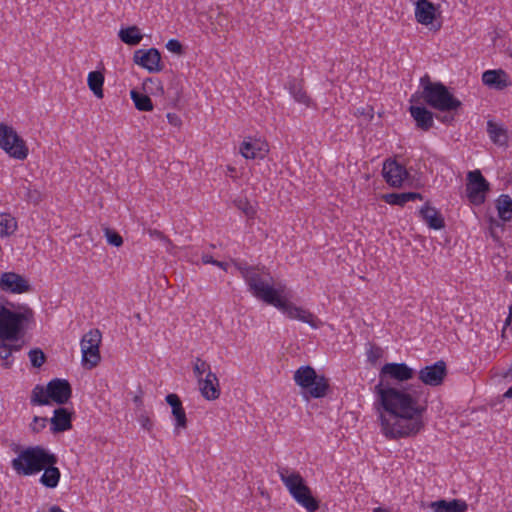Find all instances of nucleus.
<instances>
[{"label": "nucleus", "mask_w": 512, "mask_h": 512, "mask_svg": "<svg viewBox=\"0 0 512 512\" xmlns=\"http://www.w3.org/2000/svg\"><path fill=\"white\" fill-rule=\"evenodd\" d=\"M487 132L491 141L498 146H506L508 143L507 130L492 120L487 122Z\"/></svg>", "instance_id": "obj_25"}, {"label": "nucleus", "mask_w": 512, "mask_h": 512, "mask_svg": "<svg viewBox=\"0 0 512 512\" xmlns=\"http://www.w3.org/2000/svg\"><path fill=\"white\" fill-rule=\"evenodd\" d=\"M498 216L502 221L512 220V198L507 194H502L496 200Z\"/></svg>", "instance_id": "obj_28"}, {"label": "nucleus", "mask_w": 512, "mask_h": 512, "mask_svg": "<svg viewBox=\"0 0 512 512\" xmlns=\"http://www.w3.org/2000/svg\"><path fill=\"white\" fill-rule=\"evenodd\" d=\"M430 508L434 512H466L468 505L460 499H452L450 501L441 499L431 502Z\"/></svg>", "instance_id": "obj_23"}, {"label": "nucleus", "mask_w": 512, "mask_h": 512, "mask_svg": "<svg viewBox=\"0 0 512 512\" xmlns=\"http://www.w3.org/2000/svg\"><path fill=\"white\" fill-rule=\"evenodd\" d=\"M422 194L418 192L388 193L382 196V199L390 205L403 206L409 201L422 199Z\"/></svg>", "instance_id": "obj_26"}, {"label": "nucleus", "mask_w": 512, "mask_h": 512, "mask_svg": "<svg viewBox=\"0 0 512 512\" xmlns=\"http://www.w3.org/2000/svg\"><path fill=\"white\" fill-rule=\"evenodd\" d=\"M46 394L49 401L58 405L66 404L72 396V387L65 379L54 378L47 383Z\"/></svg>", "instance_id": "obj_13"}, {"label": "nucleus", "mask_w": 512, "mask_h": 512, "mask_svg": "<svg viewBox=\"0 0 512 512\" xmlns=\"http://www.w3.org/2000/svg\"><path fill=\"white\" fill-rule=\"evenodd\" d=\"M234 264L236 268L240 271L246 283L249 281V277L252 276V274L258 269L257 267L247 266L246 264H242L239 262H235Z\"/></svg>", "instance_id": "obj_43"}, {"label": "nucleus", "mask_w": 512, "mask_h": 512, "mask_svg": "<svg viewBox=\"0 0 512 512\" xmlns=\"http://www.w3.org/2000/svg\"><path fill=\"white\" fill-rule=\"evenodd\" d=\"M246 284L256 298L276 307L290 319L307 323L312 328L318 327L320 321L310 311L290 302L281 286L274 287L269 274H261L257 269Z\"/></svg>", "instance_id": "obj_2"}, {"label": "nucleus", "mask_w": 512, "mask_h": 512, "mask_svg": "<svg viewBox=\"0 0 512 512\" xmlns=\"http://www.w3.org/2000/svg\"><path fill=\"white\" fill-rule=\"evenodd\" d=\"M248 217H253L255 214V210L248 202H245L243 205L238 206Z\"/></svg>", "instance_id": "obj_51"}, {"label": "nucleus", "mask_w": 512, "mask_h": 512, "mask_svg": "<svg viewBox=\"0 0 512 512\" xmlns=\"http://www.w3.org/2000/svg\"><path fill=\"white\" fill-rule=\"evenodd\" d=\"M87 82L93 94L99 99L103 98L104 75L100 71H92L88 74Z\"/></svg>", "instance_id": "obj_30"}, {"label": "nucleus", "mask_w": 512, "mask_h": 512, "mask_svg": "<svg viewBox=\"0 0 512 512\" xmlns=\"http://www.w3.org/2000/svg\"><path fill=\"white\" fill-rule=\"evenodd\" d=\"M118 36L122 42L131 46L138 45L143 38L140 33V29L137 26L122 28L119 31Z\"/></svg>", "instance_id": "obj_29"}, {"label": "nucleus", "mask_w": 512, "mask_h": 512, "mask_svg": "<svg viewBox=\"0 0 512 512\" xmlns=\"http://www.w3.org/2000/svg\"><path fill=\"white\" fill-rule=\"evenodd\" d=\"M130 96L138 110L151 111L153 109L152 101L148 95L142 94L136 90H131Z\"/></svg>", "instance_id": "obj_33"}, {"label": "nucleus", "mask_w": 512, "mask_h": 512, "mask_svg": "<svg viewBox=\"0 0 512 512\" xmlns=\"http://www.w3.org/2000/svg\"><path fill=\"white\" fill-rule=\"evenodd\" d=\"M507 74L505 71L499 70H487L482 74V82L494 89L503 90L508 86Z\"/></svg>", "instance_id": "obj_22"}, {"label": "nucleus", "mask_w": 512, "mask_h": 512, "mask_svg": "<svg viewBox=\"0 0 512 512\" xmlns=\"http://www.w3.org/2000/svg\"><path fill=\"white\" fill-rule=\"evenodd\" d=\"M374 392L381 428L387 438L411 437L421 431L427 409L426 401H422V385L401 384L399 387L374 389Z\"/></svg>", "instance_id": "obj_1"}, {"label": "nucleus", "mask_w": 512, "mask_h": 512, "mask_svg": "<svg viewBox=\"0 0 512 512\" xmlns=\"http://www.w3.org/2000/svg\"><path fill=\"white\" fill-rule=\"evenodd\" d=\"M199 389L201 395L206 400H216L220 396V385L215 373L209 371L205 378L199 379Z\"/></svg>", "instance_id": "obj_17"}, {"label": "nucleus", "mask_w": 512, "mask_h": 512, "mask_svg": "<svg viewBox=\"0 0 512 512\" xmlns=\"http://www.w3.org/2000/svg\"><path fill=\"white\" fill-rule=\"evenodd\" d=\"M209 371H211L210 365L206 361H203L200 358H196V362L193 366V372L195 376L198 378V380L202 378V375L205 372L208 373Z\"/></svg>", "instance_id": "obj_41"}, {"label": "nucleus", "mask_w": 512, "mask_h": 512, "mask_svg": "<svg viewBox=\"0 0 512 512\" xmlns=\"http://www.w3.org/2000/svg\"><path fill=\"white\" fill-rule=\"evenodd\" d=\"M58 457L43 446H30L21 450L11 462L18 475L30 476L41 472L47 464H57Z\"/></svg>", "instance_id": "obj_4"}, {"label": "nucleus", "mask_w": 512, "mask_h": 512, "mask_svg": "<svg viewBox=\"0 0 512 512\" xmlns=\"http://www.w3.org/2000/svg\"><path fill=\"white\" fill-rule=\"evenodd\" d=\"M55 465L56 464H47V466L42 470L44 472L40 477V483L47 488L57 487L60 481L61 473Z\"/></svg>", "instance_id": "obj_27"}, {"label": "nucleus", "mask_w": 512, "mask_h": 512, "mask_svg": "<svg viewBox=\"0 0 512 512\" xmlns=\"http://www.w3.org/2000/svg\"><path fill=\"white\" fill-rule=\"evenodd\" d=\"M0 289L4 292L21 294L29 292V282L20 274L15 272H4L0 276Z\"/></svg>", "instance_id": "obj_15"}, {"label": "nucleus", "mask_w": 512, "mask_h": 512, "mask_svg": "<svg viewBox=\"0 0 512 512\" xmlns=\"http://www.w3.org/2000/svg\"><path fill=\"white\" fill-rule=\"evenodd\" d=\"M17 229V222L15 218L10 215L4 214L0 218V236H9Z\"/></svg>", "instance_id": "obj_35"}, {"label": "nucleus", "mask_w": 512, "mask_h": 512, "mask_svg": "<svg viewBox=\"0 0 512 512\" xmlns=\"http://www.w3.org/2000/svg\"><path fill=\"white\" fill-rule=\"evenodd\" d=\"M0 148L17 160L26 159L29 152L23 138L12 126L5 123H0Z\"/></svg>", "instance_id": "obj_9"}, {"label": "nucleus", "mask_w": 512, "mask_h": 512, "mask_svg": "<svg viewBox=\"0 0 512 512\" xmlns=\"http://www.w3.org/2000/svg\"><path fill=\"white\" fill-rule=\"evenodd\" d=\"M82 351V362L89 369L98 365L101 360L100 352L98 347L92 348L91 346H81Z\"/></svg>", "instance_id": "obj_31"}, {"label": "nucleus", "mask_w": 512, "mask_h": 512, "mask_svg": "<svg viewBox=\"0 0 512 512\" xmlns=\"http://www.w3.org/2000/svg\"><path fill=\"white\" fill-rule=\"evenodd\" d=\"M150 235L155 237V238H158L160 240H163V241H166L168 242V239L167 237L161 232V231H158V230H150Z\"/></svg>", "instance_id": "obj_52"}, {"label": "nucleus", "mask_w": 512, "mask_h": 512, "mask_svg": "<svg viewBox=\"0 0 512 512\" xmlns=\"http://www.w3.org/2000/svg\"><path fill=\"white\" fill-rule=\"evenodd\" d=\"M489 191V183L480 170L469 171L467 174L466 192L469 201L481 205L485 201V193Z\"/></svg>", "instance_id": "obj_10"}, {"label": "nucleus", "mask_w": 512, "mask_h": 512, "mask_svg": "<svg viewBox=\"0 0 512 512\" xmlns=\"http://www.w3.org/2000/svg\"><path fill=\"white\" fill-rule=\"evenodd\" d=\"M511 319H512V307H510V313H509V316H508V318H507L506 322H507V323H508V322H510V321H511Z\"/></svg>", "instance_id": "obj_59"}, {"label": "nucleus", "mask_w": 512, "mask_h": 512, "mask_svg": "<svg viewBox=\"0 0 512 512\" xmlns=\"http://www.w3.org/2000/svg\"><path fill=\"white\" fill-rule=\"evenodd\" d=\"M504 397L512 398V386L505 392Z\"/></svg>", "instance_id": "obj_57"}, {"label": "nucleus", "mask_w": 512, "mask_h": 512, "mask_svg": "<svg viewBox=\"0 0 512 512\" xmlns=\"http://www.w3.org/2000/svg\"><path fill=\"white\" fill-rule=\"evenodd\" d=\"M278 473L293 498L308 512H315L319 508L318 500L312 496L310 488L305 484L299 472H291L288 468H279Z\"/></svg>", "instance_id": "obj_5"}, {"label": "nucleus", "mask_w": 512, "mask_h": 512, "mask_svg": "<svg viewBox=\"0 0 512 512\" xmlns=\"http://www.w3.org/2000/svg\"><path fill=\"white\" fill-rule=\"evenodd\" d=\"M166 48L175 54L181 55L183 54V46L177 39H170L166 43Z\"/></svg>", "instance_id": "obj_46"}, {"label": "nucleus", "mask_w": 512, "mask_h": 512, "mask_svg": "<svg viewBox=\"0 0 512 512\" xmlns=\"http://www.w3.org/2000/svg\"><path fill=\"white\" fill-rule=\"evenodd\" d=\"M215 266H217L223 270H227L228 263L216 260Z\"/></svg>", "instance_id": "obj_55"}, {"label": "nucleus", "mask_w": 512, "mask_h": 512, "mask_svg": "<svg viewBox=\"0 0 512 512\" xmlns=\"http://www.w3.org/2000/svg\"><path fill=\"white\" fill-rule=\"evenodd\" d=\"M228 170H229V172H235V168H234V167H230V166H229V167H228Z\"/></svg>", "instance_id": "obj_61"}, {"label": "nucleus", "mask_w": 512, "mask_h": 512, "mask_svg": "<svg viewBox=\"0 0 512 512\" xmlns=\"http://www.w3.org/2000/svg\"><path fill=\"white\" fill-rule=\"evenodd\" d=\"M293 379L311 398L325 397L330 387L328 379L324 375H318L315 369L309 365L299 367L295 371Z\"/></svg>", "instance_id": "obj_6"}, {"label": "nucleus", "mask_w": 512, "mask_h": 512, "mask_svg": "<svg viewBox=\"0 0 512 512\" xmlns=\"http://www.w3.org/2000/svg\"><path fill=\"white\" fill-rule=\"evenodd\" d=\"M166 402L172 408V414L176 420V428L185 429L187 427V418L185 410L182 406V402L178 395L176 394H168L166 396Z\"/></svg>", "instance_id": "obj_24"}, {"label": "nucleus", "mask_w": 512, "mask_h": 512, "mask_svg": "<svg viewBox=\"0 0 512 512\" xmlns=\"http://www.w3.org/2000/svg\"><path fill=\"white\" fill-rule=\"evenodd\" d=\"M135 414H136L137 420L140 423L141 427L147 431H151V429L153 427V422L151 421L147 412L145 410H142Z\"/></svg>", "instance_id": "obj_42"}, {"label": "nucleus", "mask_w": 512, "mask_h": 512, "mask_svg": "<svg viewBox=\"0 0 512 512\" xmlns=\"http://www.w3.org/2000/svg\"><path fill=\"white\" fill-rule=\"evenodd\" d=\"M101 333L98 329H92L86 333L81 339V346H91L92 348L98 347L101 343Z\"/></svg>", "instance_id": "obj_37"}, {"label": "nucleus", "mask_w": 512, "mask_h": 512, "mask_svg": "<svg viewBox=\"0 0 512 512\" xmlns=\"http://www.w3.org/2000/svg\"><path fill=\"white\" fill-rule=\"evenodd\" d=\"M167 119H168V122H169L171 125L175 126V127H178V126H180V125H181V119H180V117H179L177 114H175V113H168V114H167Z\"/></svg>", "instance_id": "obj_50"}, {"label": "nucleus", "mask_w": 512, "mask_h": 512, "mask_svg": "<svg viewBox=\"0 0 512 512\" xmlns=\"http://www.w3.org/2000/svg\"><path fill=\"white\" fill-rule=\"evenodd\" d=\"M133 402L136 406L135 413H138L139 411L145 410L144 409V403L142 399V391L140 390V393L138 395H135L133 397Z\"/></svg>", "instance_id": "obj_49"}, {"label": "nucleus", "mask_w": 512, "mask_h": 512, "mask_svg": "<svg viewBox=\"0 0 512 512\" xmlns=\"http://www.w3.org/2000/svg\"><path fill=\"white\" fill-rule=\"evenodd\" d=\"M373 512H389V510L382 507H377L373 510Z\"/></svg>", "instance_id": "obj_58"}, {"label": "nucleus", "mask_w": 512, "mask_h": 512, "mask_svg": "<svg viewBox=\"0 0 512 512\" xmlns=\"http://www.w3.org/2000/svg\"><path fill=\"white\" fill-rule=\"evenodd\" d=\"M31 404L32 405H49V397L46 394V388L41 385H36L32 390L31 395Z\"/></svg>", "instance_id": "obj_36"}, {"label": "nucleus", "mask_w": 512, "mask_h": 512, "mask_svg": "<svg viewBox=\"0 0 512 512\" xmlns=\"http://www.w3.org/2000/svg\"><path fill=\"white\" fill-rule=\"evenodd\" d=\"M354 115L356 117H363L365 122H370L374 117V109L370 105H365L359 108H356L354 111Z\"/></svg>", "instance_id": "obj_39"}, {"label": "nucleus", "mask_w": 512, "mask_h": 512, "mask_svg": "<svg viewBox=\"0 0 512 512\" xmlns=\"http://www.w3.org/2000/svg\"><path fill=\"white\" fill-rule=\"evenodd\" d=\"M47 418L35 416L33 418L32 423L30 424V428L34 433H39L46 427Z\"/></svg>", "instance_id": "obj_45"}, {"label": "nucleus", "mask_w": 512, "mask_h": 512, "mask_svg": "<svg viewBox=\"0 0 512 512\" xmlns=\"http://www.w3.org/2000/svg\"><path fill=\"white\" fill-rule=\"evenodd\" d=\"M420 84L423 88V91H422V96L424 94H426V87H434L437 85V82H432L430 80V77L428 75H424L421 79H420Z\"/></svg>", "instance_id": "obj_48"}, {"label": "nucleus", "mask_w": 512, "mask_h": 512, "mask_svg": "<svg viewBox=\"0 0 512 512\" xmlns=\"http://www.w3.org/2000/svg\"><path fill=\"white\" fill-rule=\"evenodd\" d=\"M49 512H64L59 506L53 505L50 507Z\"/></svg>", "instance_id": "obj_56"}, {"label": "nucleus", "mask_w": 512, "mask_h": 512, "mask_svg": "<svg viewBox=\"0 0 512 512\" xmlns=\"http://www.w3.org/2000/svg\"><path fill=\"white\" fill-rule=\"evenodd\" d=\"M383 351L378 346H370L369 350L367 351V359L372 364H375L381 357H382Z\"/></svg>", "instance_id": "obj_44"}, {"label": "nucleus", "mask_w": 512, "mask_h": 512, "mask_svg": "<svg viewBox=\"0 0 512 512\" xmlns=\"http://www.w3.org/2000/svg\"><path fill=\"white\" fill-rule=\"evenodd\" d=\"M202 261L204 264H213L215 265L216 260L209 254H203L202 255Z\"/></svg>", "instance_id": "obj_53"}, {"label": "nucleus", "mask_w": 512, "mask_h": 512, "mask_svg": "<svg viewBox=\"0 0 512 512\" xmlns=\"http://www.w3.org/2000/svg\"><path fill=\"white\" fill-rule=\"evenodd\" d=\"M19 195L23 197L27 202L38 204L42 200V193L37 190L36 188H33L30 183L23 184L19 188Z\"/></svg>", "instance_id": "obj_34"}, {"label": "nucleus", "mask_w": 512, "mask_h": 512, "mask_svg": "<svg viewBox=\"0 0 512 512\" xmlns=\"http://www.w3.org/2000/svg\"><path fill=\"white\" fill-rule=\"evenodd\" d=\"M268 151L267 143L259 139L248 138L240 146V153L246 159H263Z\"/></svg>", "instance_id": "obj_16"}, {"label": "nucleus", "mask_w": 512, "mask_h": 512, "mask_svg": "<svg viewBox=\"0 0 512 512\" xmlns=\"http://www.w3.org/2000/svg\"><path fill=\"white\" fill-rule=\"evenodd\" d=\"M288 89L290 94L293 96V98L302 104L308 105L309 104V97L307 96L306 92L303 90V86L301 81L293 78L289 80L288 82Z\"/></svg>", "instance_id": "obj_32"}, {"label": "nucleus", "mask_w": 512, "mask_h": 512, "mask_svg": "<svg viewBox=\"0 0 512 512\" xmlns=\"http://www.w3.org/2000/svg\"><path fill=\"white\" fill-rule=\"evenodd\" d=\"M150 84H151V86H154V85H155V86L157 87V89H159V90L163 91V87L161 86V82H160L158 79H155V78H147V79L144 81V83H143L144 89H145V90H151V88H150V86H149Z\"/></svg>", "instance_id": "obj_47"}, {"label": "nucleus", "mask_w": 512, "mask_h": 512, "mask_svg": "<svg viewBox=\"0 0 512 512\" xmlns=\"http://www.w3.org/2000/svg\"><path fill=\"white\" fill-rule=\"evenodd\" d=\"M447 376V366L443 360H439L434 364L423 367L419 373V380L428 386L436 387L443 383Z\"/></svg>", "instance_id": "obj_11"}, {"label": "nucleus", "mask_w": 512, "mask_h": 512, "mask_svg": "<svg viewBox=\"0 0 512 512\" xmlns=\"http://www.w3.org/2000/svg\"><path fill=\"white\" fill-rule=\"evenodd\" d=\"M416 372L406 363H386L379 372V381L374 389L399 387L401 383L413 379Z\"/></svg>", "instance_id": "obj_7"}, {"label": "nucleus", "mask_w": 512, "mask_h": 512, "mask_svg": "<svg viewBox=\"0 0 512 512\" xmlns=\"http://www.w3.org/2000/svg\"><path fill=\"white\" fill-rule=\"evenodd\" d=\"M72 413L64 408L59 407L54 410V415L51 418V430L54 433L64 432L72 427L71 424Z\"/></svg>", "instance_id": "obj_19"}, {"label": "nucleus", "mask_w": 512, "mask_h": 512, "mask_svg": "<svg viewBox=\"0 0 512 512\" xmlns=\"http://www.w3.org/2000/svg\"><path fill=\"white\" fill-rule=\"evenodd\" d=\"M133 61L150 73H157L163 69L161 54L156 48L136 50L133 55Z\"/></svg>", "instance_id": "obj_12"}, {"label": "nucleus", "mask_w": 512, "mask_h": 512, "mask_svg": "<svg viewBox=\"0 0 512 512\" xmlns=\"http://www.w3.org/2000/svg\"><path fill=\"white\" fill-rule=\"evenodd\" d=\"M419 212L429 228L434 230H440L444 228V218L442 217L441 213L435 207L430 206L429 203H426Z\"/></svg>", "instance_id": "obj_20"}, {"label": "nucleus", "mask_w": 512, "mask_h": 512, "mask_svg": "<svg viewBox=\"0 0 512 512\" xmlns=\"http://www.w3.org/2000/svg\"><path fill=\"white\" fill-rule=\"evenodd\" d=\"M492 224H495L496 226H500V223L496 220H492Z\"/></svg>", "instance_id": "obj_60"}, {"label": "nucleus", "mask_w": 512, "mask_h": 512, "mask_svg": "<svg viewBox=\"0 0 512 512\" xmlns=\"http://www.w3.org/2000/svg\"><path fill=\"white\" fill-rule=\"evenodd\" d=\"M422 98L430 107L444 112L456 111L462 105L441 82L434 87H426V94Z\"/></svg>", "instance_id": "obj_8"}, {"label": "nucleus", "mask_w": 512, "mask_h": 512, "mask_svg": "<svg viewBox=\"0 0 512 512\" xmlns=\"http://www.w3.org/2000/svg\"><path fill=\"white\" fill-rule=\"evenodd\" d=\"M31 365L35 368H40L46 361V355L40 348L31 349L28 352Z\"/></svg>", "instance_id": "obj_38"}, {"label": "nucleus", "mask_w": 512, "mask_h": 512, "mask_svg": "<svg viewBox=\"0 0 512 512\" xmlns=\"http://www.w3.org/2000/svg\"><path fill=\"white\" fill-rule=\"evenodd\" d=\"M411 116L416 121L418 128L428 131L433 126V113L424 106H410Z\"/></svg>", "instance_id": "obj_21"}, {"label": "nucleus", "mask_w": 512, "mask_h": 512, "mask_svg": "<svg viewBox=\"0 0 512 512\" xmlns=\"http://www.w3.org/2000/svg\"><path fill=\"white\" fill-rule=\"evenodd\" d=\"M436 17V7L429 0L415 1V18L422 25L432 24Z\"/></svg>", "instance_id": "obj_18"}, {"label": "nucleus", "mask_w": 512, "mask_h": 512, "mask_svg": "<svg viewBox=\"0 0 512 512\" xmlns=\"http://www.w3.org/2000/svg\"><path fill=\"white\" fill-rule=\"evenodd\" d=\"M104 232H105V236H106L107 242L110 245H113L115 247H119V246H121L123 244L122 237L115 230L110 229V228H105Z\"/></svg>", "instance_id": "obj_40"}, {"label": "nucleus", "mask_w": 512, "mask_h": 512, "mask_svg": "<svg viewBox=\"0 0 512 512\" xmlns=\"http://www.w3.org/2000/svg\"><path fill=\"white\" fill-rule=\"evenodd\" d=\"M382 175L385 181L392 187L399 188L409 173L405 166L396 160L387 159L383 163Z\"/></svg>", "instance_id": "obj_14"}, {"label": "nucleus", "mask_w": 512, "mask_h": 512, "mask_svg": "<svg viewBox=\"0 0 512 512\" xmlns=\"http://www.w3.org/2000/svg\"><path fill=\"white\" fill-rule=\"evenodd\" d=\"M33 317V311L25 308L23 312H14L5 306L0 307V366L10 368L14 362L13 354L23 347L21 333L24 322Z\"/></svg>", "instance_id": "obj_3"}, {"label": "nucleus", "mask_w": 512, "mask_h": 512, "mask_svg": "<svg viewBox=\"0 0 512 512\" xmlns=\"http://www.w3.org/2000/svg\"><path fill=\"white\" fill-rule=\"evenodd\" d=\"M438 119H440L443 123H450L454 120V117L452 115H445L443 117H437Z\"/></svg>", "instance_id": "obj_54"}]
</instances>
